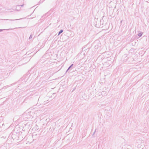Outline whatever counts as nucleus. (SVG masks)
Listing matches in <instances>:
<instances>
[{"instance_id":"obj_1","label":"nucleus","mask_w":149,"mask_h":149,"mask_svg":"<svg viewBox=\"0 0 149 149\" xmlns=\"http://www.w3.org/2000/svg\"><path fill=\"white\" fill-rule=\"evenodd\" d=\"M63 31L62 30H61L59 32L58 34L59 35V34H60L61 33H62Z\"/></svg>"}]
</instances>
